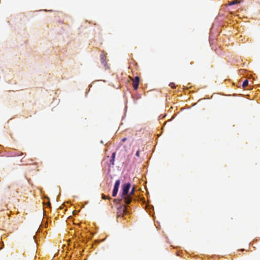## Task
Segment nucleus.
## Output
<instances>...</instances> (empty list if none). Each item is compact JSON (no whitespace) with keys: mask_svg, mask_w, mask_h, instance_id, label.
Masks as SVG:
<instances>
[{"mask_svg":"<svg viewBox=\"0 0 260 260\" xmlns=\"http://www.w3.org/2000/svg\"><path fill=\"white\" fill-rule=\"evenodd\" d=\"M131 187L130 183H126L122 185V192L121 193V198L125 201V203L128 204L132 201L129 198V192Z\"/></svg>","mask_w":260,"mask_h":260,"instance_id":"1","label":"nucleus"},{"mask_svg":"<svg viewBox=\"0 0 260 260\" xmlns=\"http://www.w3.org/2000/svg\"><path fill=\"white\" fill-rule=\"evenodd\" d=\"M120 184V180L119 179L117 180L114 184V187L112 191V196L115 197L118 193L119 187Z\"/></svg>","mask_w":260,"mask_h":260,"instance_id":"2","label":"nucleus"},{"mask_svg":"<svg viewBox=\"0 0 260 260\" xmlns=\"http://www.w3.org/2000/svg\"><path fill=\"white\" fill-rule=\"evenodd\" d=\"M140 82V79L139 77H135L133 80V86L135 90H137L138 88Z\"/></svg>","mask_w":260,"mask_h":260,"instance_id":"3","label":"nucleus"},{"mask_svg":"<svg viewBox=\"0 0 260 260\" xmlns=\"http://www.w3.org/2000/svg\"><path fill=\"white\" fill-rule=\"evenodd\" d=\"M146 210L149 213L150 215L152 214V212L154 210V208L152 206L147 205L146 207Z\"/></svg>","mask_w":260,"mask_h":260,"instance_id":"4","label":"nucleus"},{"mask_svg":"<svg viewBox=\"0 0 260 260\" xmlns=\"http://www.w3.org/2000/svg\"><path fill=\"white\" fill-rule=\"evenodd\" d=\"M101 61L102 63L104 66H106L107 62L106 61V56L105 55L101 54Z\"/></svg>","mask_w":260,"mask_h":260,"instance_id":"5","label":"nucleus"},{"mask_svg":"<svg viewBox=\"0 0 260 260\" xmlns=\"http://www.w3.org/2000/svg\"><path fill=\"white\" fill-rule=\"evenodd\" d=\"M115 156H116V152H113L112 154V155H111V159H110V163L112 165H114V160H115Z\"/></svg>","mask_w":260,"mask_h":260,"instance_id":"6","label":"nucleus"},{"mask_svg":"<svg viewBox=\"0 0 260 260\" xmlns=\"http://www.w3.org/2000/svg\"><path fill=\"white\" fill-rule=\"evenodd\" d=\"M248 83H249V81L247 79H245L243 82V83H242V86L243 87H246L248 86Z\"/></svg>","mask_w":260,"mask_h":260,"instance_id":"7","label":"nucleus"},{"mask_svg":"<svg viewBox=\"0 0 260 260\" xmlns=\"http://www.w3.org/2000/svg\"><path fill=\"white\" fill-rule=\"evenodd\" d=\"M134 191H135V189L134 188H133L131 191V192H129V198H131L132 199V196H133V194H134Z\"/></svg>","mask_w":260,"mask_h":260,"instance_id":"8","label":"nucleus"},{"mask_svg":"<svg viewBox=\"0 0 260 260\" xmlns=\"http://www.w3.org/2000/svg\"><path fill=\"white\" fill-rule=\"evenodd\" d=\"M169 86L172 88H175V84L173 82H171L169 84Z\"/></svg>","mask_w":260,"mask_h":260,"instance_id":"9","label":"nucleus"},{"mask_svg":"<svg viewBox=\"0 0 260 260\" xmlns=\"http://www.w3.org/2000/svg\"><path fill=\"white\" fill-rule=\"evenodd\" d=\"M140 155V150H138L136 153V155L138 157Z\"/></svg>","mask_w":260,"mask_h":260,"instance_id":"10","label":"nucleus"},{"mask_svg":"<svg viewBox=\"0 0 260 260\" xmlns=\"http://www.w3.org/2000/svg\"><path fill=\"white\" fill-rule=\"evenodd\" d=\"M103 199H104V200L106 199V197L105 195L103 194Z\"/></svg>","mask_w":260,"mask_h":260,"instance_id":"11","label":"nucleus"},{"mask_svg":"<svg viewBox=\"0 0 260 260\" xmlns=\"http://www.w3.org/2000/svg\"><path fill=\"white\" fill-rule=\"evenodd\" d=\"M125 140H126V138H124L122 139V141L123 142L125 141Z\"/></svg>","mask_w":260,"mask_h":260,"instance_id":"12","label":"nucleus"}]
</instances>
